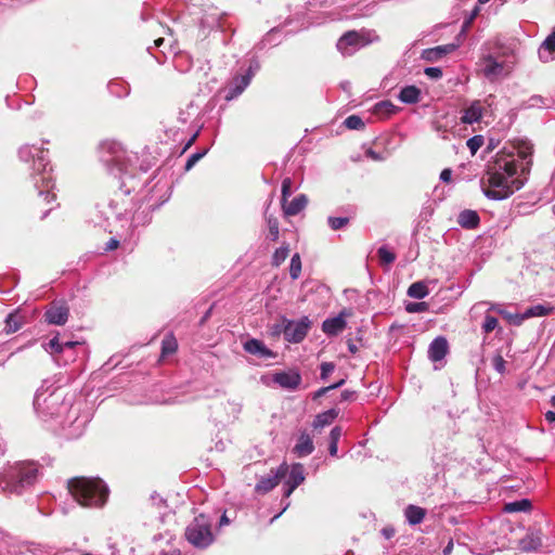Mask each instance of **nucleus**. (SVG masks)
<instances>
[{
	"instance_id": "1",
	"label": "nucleus",
	"mask_w": 555,
	"mask_h": 555,
	"mask_svg": "<svg viewBox=\"0 0 555 555\" xmlns=\"http://www.w3.org/2000/svg\"><path fill=\"white\" fill-rule=\"evenodd\" d=\"M516 150L517 156H500L493 165L488 166L480 179V186L487 198L506 199L525 185L532 165L533 146L529 141L521 140Z\"/></svg>"
},
{
	"instance_id": "2",
	"label": "nucleus",
	"mask_w": 555,
	"mask_h": 555,
	"mask_svg": "<svg viewBox=\"0 0 555 555\" xmlns=\"http://www.w3.org/2000/svg\"><path fill=\"white\" fill-rule=\"evenodd\" d=\"M51 386L44 384L36 391L34 398V409L37 415L44 422L57 418L67 414V418L62 423L64 436L68 439L80 437L88 423V417L78 415V411L73 409L69 402L65 401L64 395L57 389L50 390Z\"/></svg>"
},
{
	"instance_id": "3",
	"label": "nucleus",
	"mask_w": 555,
	"mask_h": 555,
	"mask_svg": "<svg viewBox=\"0 0 555 555\" xmlns=\"http://www.w3.org/2000/svg\"><path fill=\"white\" fill-rule=\"evenodd\" d=\"M100 159L108 172L119 179V190L129 195L140 184L135 175L130 169V163L134 157L116 141H104L100 144Z\"/></svg>"
},
{
	"instance_id": "4",
	"label": "nucleus",
	"mask_w": 555,
	"mask_h": 555,
	"mask_svg": "<svg viewBox=\"0 0 555 555\" xmlns=\"http://www.w3.org/2000/svg\"><path fill=\"white\" fill-rule=\"evenodd\" d=\"M48 151L36 145H23L18 150L20 159L23 162H33V180L35 188L38 190L39 197L47 203L55 199V194L52 193L54 183L51 176V167L47 157Z\"/></svg>"
},
{
	"instance_id": "5",
	"label": "nucleus",
	"mask_w": 555,
	"mask_h": 555,
	"mask_svg": "<svg viewBox=\"0 0 555 555\" xmlns=\"http://www.w3.org/2000/svg\"><path fill=\"white\" fill-rule=\"evenodd\" d=\"M38 465L35 462H16L0 470V492L22 494L31 487L38 478Z\"/></svg>"
},
{
	"instance_id": "6",
	"label": "nucleus",
	"mask_w": 555,
	"mask_h": 555,
	"mask_svg": "<svg viewBox=\"0 0 555 555\" xmlns=\"http://www.w3.org/2000/svg\"><path fill=\"white\" fill-rule=\"evenodd\" d=\"M68 491L80 505L87 507H101L108 496L107 486L99 478L69 479Z\"/></svg>"
},
{
	"instance_id": "7",
	"label": "nucleus",
	"mask_w": 555,
	"mask_h": 555,
	"mask_svg": "<svg viewBox=\"0 0 555 555\" xmlns=\"http://www.w3.org/2000/svg\"><path fill=\"white\" fill-rule=\"evenodd\" d=\"M515 64L516 57L512 49L490 52L479 60L481 74L491 82L508 77Z\"/></svg>"
},
{
	"instance_id": "8",
	"label": "nucleus",
	"mask_w": 555,
	"mask_h": 555,
	"mask_svg": "<svg viewBox=\"0 0 555 555\" xmlns=\"http://www.w3.org/2000/svg\"><path fill=\"white\" fill-rule=\"evenodd\" d=\"M185 538L197 548L208 547L215 540L211 531V519L201 514L185 529Z\"/></svg>"
},
{
	"instance_id": "9",
	"label": "nucleus",
	"mask_w": 555,
	"mask_h": 555,
	"mask_svg": "<svg viewBox=\"0 0 555 555\" xmlns=\"http://www.w3.org/2000/svg\"><path fill=\"white\" fill-rule=\"evenodd\" d=\"M378 40L374 30H349L337 41L336 48L343 55H352L359 49Z\"/></svg>"
},
{
	"instance_id": "10",
	"label": "nucleus",
	"mask_w": 555,
	"mask_h": 555,
	"mask_svg": "<svg viewBox=\"0 0 555 555\" xmlns=\"http://www.w3.org/2000/svg\"><path fill=\"white\" fill-rule=\"evenodd\" d=\"M310 325L311 322L308 317L298 321L286 319V340L294 344L300 343L307 336Z\"/></svg>"
},
{
	"instance_id": "11",
	"label": "nucleus",
	"mask_w": 555,
	"mask_h": 555,
	"mask_svg": "<svg viewBox=\"0 0 555 555\" xmlns=\"http://www.w3.org/2000/svg\"><path fill=\"white\" fill-rule=\"evenodd\" d=\"M288 473V467L286 464H282L278 467L276 470H271L270 474L266 477H262L255 486V491L257 493L264 494L271 491L274 487L279 485L281 479L285 478Z\"/></svg>"
},
{
	"instance_id": "12",
	"label": "nucleus",
	"mask_w": 555,
	"mask_h": 555,
	"mask_svg": "<svg viewBox=\"0 0 555 555\" xmlns=\"http://www.w3.org/2000/svg\"><path fill=\"white\" fill-rule=\"evenodd\" d=\"M69 317V308L64 302H52L44 312V320L52 325H64Z\"/></svg>"
},
{
	"instance_id": "13",
	"label": "nucleus",
	"mask_w": 555,
	"mask_h": 555,
	"mask_svg": "<svg viewBox=\"0 0 555 555\" xmlns=\"http://www.w3.org/2000/svg\"><path fill=\"white\" fill-rule=\"evenodd\" d=\"M273 382L284 389L295 390L301 383V375L297 371L276 372Z\"/></svg>"
},
{
	"instance_id": "14",
	"label": "nucleus",
	"mask_w": 555,
	"mask_h": 555,
	"mask_svg": "<svg viewBox=\"0 0 555 555\" xmlns=\"http://www.w3.org/2000/svg\"><path fill=\"white\" fill-rule=\"evenodd\" d=\"M250 81V75H237L233 77L228 86L227 94L224 96L225 100L231 101L241 95L249 86Z\"/></svg>"
},
{
	"instance_id": "15",
	"label": "nucleus",
	"mask_w": 555,
	"mask_h": 555,
	"mask_svg": "<svg viewBox=\"0 0 555 555\" xmlns=\"http://www.w3.org/2000/svg\"><path fill=\"white\" fill-rule=\"evenodd\" d=\"M243 348L246 352L257 356L261 359H269L274 357V352L269 349L261 340L256 338L247 339Z\"/></svg>"
},
{
	"instance_id": "16",
	"label": "nucleus",
	"mask_w": 555,
	"mask_h": 555,
	"mask_svg": "<svg viewBox=\"0 0 555 555\" xmlns=\"http://www.w3.org/2000/svg\"><path fill=\"white\" fill-rule=\"evenodd\" d=\"M449 345L443 336L436 337L429 345L428 358L433 362L441 361L448 353Z\"/></svg>"
},
{
	"instance_id": "17",
	"label": "nucleus",
	"mask_w": 555,
	"mask_h": 555,
	"mask_svg": "<svg viewBox=\"0 0 555 555\" xmlns=\"http://www.w3.org/2000/svg\"><path fill=\"white\" fill-rule=\"evenodd\" d=\"M305 480L304 467L301 464L293 465L285 483L284 495L289 496L293 491Z\"/></svg>"
},
{
	"instance_id": "18",
	"label": "nucleus",
	"mask_w": 555,
	"mask_h": 555,
	"mask_svg": "<svg viewBox=\"0 0 555 555\" xmlns=\"http://www.w3.org/2000/svg\"><path fill=\"white\" fill-rule=\"evenodd\" d=\"M459 48V43H448L443 46H438L431 49H426L423 51V59L429 62H437L442 56L455 51Z\"/></svg>"
},
{
	"instance_id": "19",
	"label": "nucleus",
	"mask_w": 555,
	"mask_h": 555,
	"mask_svg": "<svg viewBox=\"0 0 555 555\" xmlns=\"http://www.w3.org/2000/svg\"><path fill=\"white\" fill-rule=\"evenodd\" d=\"M314 451L313 440L307 433H301L293 448V452L297 457H305Z\"/></svg>"
},
{
	"instance_id": "20",
	"label": "nucleus",
	"mask_w": 555,
	"mask_h": 555,
	"mask_svg": "<svg viewBox=\"0 0 555 555\" xmlns=\"http://www.w3.org/2000/svg\"><path fill=\"white\" fill-rule=\"evenodd\" d=\"M538 54L539 59L544 63L555 60V30L541 43Z\"/></svg>"
},
{
	"instance_id": "21",
	"label": "nucleus",
	"mask_w": 555,
	"mask_h": 555,
	"mask_svg": "<svg viewBox=\"0 0 555 555\" xmlns=\"http://www.w3.org/2000/svg\"><path fill=\"white\" fill-rule=\"evenodd\" d=\"M346 325L347 323L344 318V313H340L337 317L324 320L322 323V331L328 336H335L343 332Z\"/></svg>"
},
{
	"instance_id": "22",
	"label": "nucleus",
	"mask_w": 555,
	"mask_h": 555,
	"mask_svg": "<svg viewBox=\"0 0 555 555\" xmlns=\"http://www.w3.org/2000/svg\"><path fill=\"white\" fill-rule=\"evenodd\" d=\"M483 108L480 101H474L468 107L463 111L461 121L463 124L473 125L478 122L482 117Z\"/></svg>"
},
{
	"instance_id": "23",
	"label": "nucleus",
	"mask_w": 555,
	"mask_h": 555,
	"mask_svg": "<svg viewBox=\"0 0 555 555\" xmlns=\"http://www.w3.org/2000/svg\"><path fill=\"white\" fill-rule=\"evenodd\" d=\"M308 198L305 194H299L289 203H282L283 211L286 216H296L306 208Z\"/></svg>"
},
{
	"instance_id": "24",
	"label": "nucleus",
	"mask_w": 555,
	"mask_h": 555,
	"mask_svg": "<svg viewBox=\"0 0 555 555\" xmlns=\"http://www.w3.org/2000/svg\"><path fill=\"white\" fill-rule=\"evenodd\" d=\"M457 223L464 229H476L480 223L479 215L475 210L465 209L460 212Z\"/></svg>"
},
{
	"instance_id": "25",
	"label": "nucleus",
	"mask_w": 555,
	"mask_h": 555,
	"mask_svg": "<svg viewBox=\"0 0 555 555\" xmlns=\"http://www.w3.org/2000/svg\"><path fill=\"white\" fill-rule=\"evenodd\" d=\"M404 516L410 525H418L421 524L425 516L426 511L420 506L410 504L404 509Z\"/></svg>"
},
{
	"instance_id": "26",
	"label": "nucleus",
	"mask_w": 555,
	"mask_h": 555,
	"mask_svg": "<svg viewBox=\"0 0 555 555\" xmlns=\"http://www.w3.org/2000/svg\"><path fill=\"white\" fill-rule=\"evenodd\" d=\"M399 100L405 104H415L420 101L421 90L415 86H406L401 89Z\"/></svg>"
},
{
	"instance_id": "27",
	"label": "nucleus",
	"mask_w": 555,
	"mask_h": 555,
	"mask_svg": "<svg viewBox=\"0 0 555 555\" xmlns=\"http://www.w3.org/2000/svg\"><path fill=\"white\" fill-rule=\"evenodd\" d=\"M338 416V411L336 409H330L325 412L319 413L312 423L314 428H323L334 422V420Z\"/></svg>"
},
{
	"instance_id": "28",
	"label": "nucleus",
	"mask_w": 555,
	"mask_h": 555,
	"mask_svg": "<svg viewBox=\"0 0 555 555\" xmlns=\"http://www.w3.org/2000/svg\"><path fill=\"white\" fill-rule=\"evenodd\" d=\"M542 545V540L538 534H527L519 542V546L525 552L538 550Z\"/></svg>"
},
{
	"instance_id": "29",
	"label": "nucleus",
	"mask_w": 555,
	"mask_h": 555,
	"mask_svg": "<svg viewBox=\"0 0 555 555\" xmlns=\"http://www.w3.org/2000/svg\"><path fill=\"white\" fill-rule=\"evenodd\" d=\"M531 502L528 499H521L518 501L506 503L504 506V511L506 513L529 512L531 509Z\"/></svg>"
},
{
	"instance_id": "30",
	"label": "nucleus",
	"mask_w": 555,
	"mask_h": 555,
	"mask_svg": "<svg viewBox=\"0 0 555 555\" xmlns=\"http://www.w3.org/2000/svg\"><path fill=\"white\" fill-rule=\"evenodd\" d=\"M553 311V307L550 305H534L525 310V318L544 317Z\"/></svg>"
},
{
	"instance_id": "31",
	"label": "nucleus",
	"mask_w": 555,
	"mask_h": 555,
	"mask_svg": "<svg viewBox=\"0 0 555 555\" xmlns=\"http://www.w3.org/2000/svg\"><path fill=\"white\" fill-rule=\"evenodd\" d=\"M408 295L415 299H423L428 295V288L423 282H415L408 288Z\"/></svg>"
},
{
	"instance_id": "32",
	"label": "nucleus",
	"mask_w": 555,
	"mask_h": 555,
	"mask_svg": "<svg viewBox=\"0 0 555 555\" xmlns=\"http://www.w3.org/2000/svg\"><path fill=\"white\" fill-rule=\"evenodd\" d=\"M22 327L21 317L17 313H10L5 319L4 331L15 333Z\"/></svg>"
},
{
	"instance_id": "33",
	"label": "nucleus",
	"mask_w": 555,
	"mask_h": 555,
	"mask_svg": "<svg viewBox=\"0 0 555 555\" xmlns=\"http://www.w3.org/2000/svg\"><path fill=\"white\" fill-rule=\"evenodd\" d=\"M177 348H178V343H177L176 338L173 337V335H168L163 339V341H162V354L163 356H168V354L176 352Z\"/></svg>"
},
{
	"instance_id": "34",
	"label": "nucleus",
	"mask_w": 555,
	"mask_h": 555,
	"mask_svg": "<svg viewBox=\"0 0 555 555\" xmlns=\"http://www.w3.org/2000/svg\"><path fill=\"white\" fill-rule=\"evenodd\" d=\"M377 255L382 264L389 266L396 260V254L386 246H380Z\"/></svg>"
},
{
	"instance_id": "35",
	"label": "nucleus",
	"mask_w": 555,
	"mask_h": 555,
	"mask_svg": "<svg viewBox=\"0 0 555 555\" xmlns=\"http://www.w3.org/2000/svg\"><path fill=\"white\" fill-rule=\"evenodd\" d=\"M43 349L53 356L63 354V347L59 336H54L49 343L43 344Z\"/></svg>"
},
{
	"instance_id": "36",
	"label": "nucleus",
	"mask_w": 555,
	"mask_h": 555,
	"mask_svg": "<svg viewBox=\"0 0 555 555\" xmlns=\"http://www.w3.org/2000/svg\"><path fill=\"white\" fill-rule=\"evenodd\" d=\"M289 247L288 245H282L279 247L272 256V264L279 267L288 257Z\"/></svg>"
},
{
	"instance_id": "37",
	"label": "nucleus",
	"mask_w": 555,
	"mask_h": 555,
	"mask_svg": "<svg viewBox=\"0 0 555 555\" xmlns=\"http://www.w3.org/2000/svg\"><path fill=\"white\" fill-rule=\"evenodd\" d=\"M301 272V260L299 254L293 255L289 264V275L293 280H297Z\"/></svg>"
},
{
	"instance_id": "38",
	"label": "nucleus",
	"mask_w": 555,
	"mask_h": 555,
	"mask_svg": "<svg viewBox=\"0 0 555 555\" xmlns=\"http://www.w3.org/2000/svg\"><path fill=\"white\" fill-rule=\"evenodd\" d=\"M350 221V217H328L327 223L333 231L345 228Z\"/></svg>"
},
{
	"instance_id": "39",
	"label": "nucleus",
	"mask_w": 555,
	"mask_h": 555,
	"mask_svg": "<svg viewBox=\"0 0 555 555\" xmlns=\"http://www.w3.org/2000/svg\"><path fill=\"white\" fill-rule=\"evenodd\" d=\"M344 125L348 129H352V130H359V129L364 128V122H363L362 118L360 116H358V115H350V116H348L345 119Z\"/></svg>"
},
{
	"instance_id": "40",
	"label": "nucleus",
	"mask_w": 555,
	"mask_h": 555,
	"mask_svg": "<svg viewBox=\"0 0 555 555\" xmlns=\"http://www.w3.org/2000/svg\"><path fill=\"white\" fill-rule=\"evenodd\" d=\"M270 334L272 336H279L281 334L284 335V338L286 339V318L282 317L280 322L273 324L270 327Z\"/></svg>"
},
{
	"instance_id": "41",
	"label": "nucleus",
	"mask_w": 555,
	"mask_h": 555,
	"mask_svg": "<svg viewBox=\"0 0 555 555\" xmlns=\"http://www.w3.org/2000/svg\"><path fill=\"white\" fill-rule=\"evenodd\" d=\"M483 144V137L478 134L474 135L467 140L466 145L469 149L470 153L474 155Z\"/></svg>"
},
{
	"instance_id": "42",
	"label": "nucleus",
	"mask_w": 555,
	"mask_h": 555,
	"mask_svg": "<svg viewBox=\"0 0 555 555\" xmlns=\"http://www.w3.org/2000/svg\"><path fill=\"white\" fill-rule=\"evenodd\" d=\"M344 384H345V379H340L339 382H337L335 384H332L326 387H322V388L318 389L315 392H313L312 399L317 400V399L323 397L324 395H326L328 391L341 387Z\"/></svg>"
},
{
	"instance_id": "43",
	"label": "nucleus",
	"mask_w": 555,
	"mask_h": 555,
	"mask_svg": "<svg viewBox=\"0 0 555 555\" xmlns=\"http://www.w3.org/2000/svg\"><path fill=\"white\" fill-rule=\"evenodd\" d=\"M267 223L269 228V236L275 242L279 238V221L276 218L268 217Z\"/></svg>"
},
{
	"instance_id": "44",
	"label": "nucleus",
	"mask_w": 555,
	"mask_h": 555,
	"mask_svg": "<svg viewBox=\"0 0 555 555\" xmlns=\"http://www.w3.org/2000/svg\"><path fill=\"white\" fill-rule=\"evenodd\" d=\"M175 67L181 73L186 72L191 67V61L185 55H178L175 59Z\"/></svg>"
},
{
	"instance_id": "45",
	"label": "nucleus",
	"mask_w": 555,
	"mask_h": 555,
	"mask_svg": "<svg viewBox=\"0 0 555 555\" xmlns=\"http://www.w3.org/2000/svg\"><path fill=\"white\" fill-rule=\"evenodd\" d=\"M498 326V319L493 315L486 314L482 323V330L486 334L491 333Z\"/></svg>"
},
{
	"instance_id": "46",
	"label": "nucleus",
	"mask_w": 555,
	"mask_h": 555,
	"mask_svg": "<svg viewBox=\"0 0 555 555\" xmlns=\"http://www.w3.org/2000/svg\"><path fill=\"white\" fill-rule=\"evenodd\" d=\"M320 370H321L320 378L322 380H326L328 378V376L335 370V364L333 362H323L320 365Z\"/></svg>"
},
{
	"instance_id": "47",
	"label": "nucleus",
	"mask_w": 555,
	"mask_h": 555,
	"mask_svg": "<svg viewBox=\"0 0 555 555\" xmlns=\"http://www.w3.org/2000/svg\"><path fill=\"white\" fill-rule=\"evenodd\" d=\"M293 181L291 178H285L282 181V203H285L292 194Z\"/></svg>"
},
{
	"instance_id": "48",
	"label": "nucleus",
	"mask_w": 555,
	"mask_h": 555,
	"mask_svg": "<svg viewBox=\"0 0 555 555\" xmlns=\"http://www.w3.org/2000/svg\"><path fill=\"white\" fill-rule=\"evenodd\" d=\"M207 153V150H203L201 152L193 153L189 156L186 164H185V170H190L201 158H203Z\"/></svg>"
},
{
	"instance_id": "49",
	"label": "nucleus",
	"mask_w": 555,
	"mask_h": 555,
	"mask_svg": "<svg viewBox=\"0 0 555 555\" xmlns=\"http://www.w3.org/2000/svg\"><path fill=\"white\" fill-rule=\"evenodd\" d=\"M505 365H506V362L505 360L503 359V357L501 354H496L493 357L492 359V366L493 369L500 373V374H504L505 373Z\"/></svg>"
},
{
	"instance_id": "50",
	"label": "nucleus",
	"mask_w": 555,
	"mask_h": 555,
	"mask_svg": "<svg viewBox=\"0 0 555 555\" xmlns=\"http://www.w3.org/2000/svg\"><path fill=\"white\" fill-rule=\"evenodd\" d=\"M428 308L426 302H409L405 310L410 313L424 312Z\"/></svg>"
},
{
	"instance_id": "51",
	"label": "nucleus",
	"mask_w": 555,
	"mask_h": 555,
	"mask_svg": "<svg viewBox=\"0 0 555 555\" xmlns=\"http://www.w3.org/2000/svg\"><path fill=\"white\" fill-rule=\"evenodd\" d=\"M393 108L395 106L388 101H383L375 105L376 113L391 114L393 112Z\"/></svg>"
},
{
	"instance_id": "52",
	"label": "nucleus",
	"mask_w": 555,
	"mask_h": 555,
	"mask_svg": "<svg viewBox=\"0 0 555 555\" xmlns=\"http://www.w3.org/2000/svg\"><path fill=\"white\" fill-rule=\"evenodd\" d=\"M365 156L375 162H383L388 157V154L387 153H378V152L374 151L373 149H367L365 151Z\"/></svg>"
},
{
	"instance_id": "53",
	"label": "nucleus",
	"mask_w": 555,
	"mask_h": 555,
	"mask_svg": "<svg viewBox=\"0 0 555 555\" xmlns=\"http://www.w3.org/2000/svg\"><path fill=\"white\" fill-rule=\"evenodd\" d=\"M527 319L528 318H525V311L522 313H512L507 315L508 323L515 326H519Z\"/></svg>"
},
{
	"instance_id": "54",
	"label": "nucleus",
	"mask_w": 555,
	"mask_h": 555,
	"mask_svg": "<svg viewBox=\"0 0 555 555\" xmlns=\"http://www.w3.org/2000/svg\"><path fill=\"white\" fill-rule=\"evenodd\" d=\"M424 73L431 79H439L442 77V69L440 67H426Z\"/></svg>"
},
{
	"instance_id": "55",
	"label": "nucleus",
	"mask_w": 555,
	"mask_h": 555,
	"mask_svg": "<svg viewBox=\"0 0 555 555\" xmlns=\"http://www.w3.org/2000/svg\"><path fill=\"white\" fill-rule=\"evenodd\" d=\"M341 433L343 430L339 426H335L334 428H332L330 433V442L338 443L341 437Z\"/></svg>"
},
{
	"instance_id": "56",
	"label": "nucleus",
	"mask_w": 555,
	"mask_h": 555,
	"mask_svg": "<svg viewBox=\"0 0 555 555\" xmlns=\"http://www.w3.org/2000/svg\"><path fill=\"white\" fill-rule=\"evenodd\" d=\"M259 63L256 60H253L244 75H250V79L254 77L256 72L259 69Z\"/></svg>"
},
{
	"instance_id": "57",
	"label": "nucleus",
	"mask_w": 555,
	"mask_h": 555,
	"mask_svg": "<svg viewBox=\"0 0 555 555\" xmlns=\"http://www.w3.org/2000/svg\"><path fill=\"white\" fill-rule=\"evenodd\" d=\"M452 179V170L450 168H446L440 173V180L444 183H449Z\"/></svg>"
},
{
	"instance_id": "58",
	"label": "nucleus",
	"mask_w": 555,
	"mask_h": 555,
	"mask_svg": "<svg viewBox=\"0 0 555 555\" xmlns=\"http://www.w3.org/2000/svg\"><path fill=\"white\" fill-rule=\"evenodd\" d=\"M433 128H434L437 132L441 133V137H442L443 139H447L446 133H447V131H448V130H447V128H446V127H443V126H442L438 120H436V121H434V122H433Z\"/></svg>"
},
{
	"instance_id": "59",
	"label": "nucleus",
	"mask_w": 555,
	"mask_h": 555,
	"mask_svg": "<svg viewBox=\"0 0 555 555\" xmlns=\"http://www.w3.org/2000/svg\"><path fill=\"white\" fill-rule=\"evenodd\" d=\"M356 398V391L352 390H344L340 393V401H349Z\"/></svg>"
},
{
	"instance_id": "60",
	"label": "nucleus",
	"mask_w": 555,
	"mask_h": 555,
	"mask_svg": "<svg viewBox=\"0 0 555 555\" xmlns=\"http://www.w3.org/2000/svg\"><path fill=\"white\" fill-rule=\"evenodd\" d=\"M79 345H81L79 341H73V340L62 343L63 353H65L67 350L74 349L75 347H77Z\"/></svg>"
},
{
	"instance_id": "61",
	"label": "nucleus",
	"mask_w": 555,
	"mask_h": 555,
	"mask_svg": "<svg viewBox=\"0 0 555 555\" xmlns=\"http://www.w3.org/2000/svg\"><path fill=\"white\" fill-rule=\"evenodd\" d=\"M118 245L119 241L113 237L106 243L105 250H114L118 247Z\"/></svg>"
},
{
	"instance_id": "62",
	"label": "nucleus",
	"mask_w": 555,
	"mask_h": 555,
	"mask_svg": "<svg viewBox=\"0 0 555 555\" xmlns=\"http://www.w3.org/2000/svg\"><path fill=\"white\" fill-rule=\"evenodd\" d=\"M328 452H330V455L336 456L337 452H338V443L330 442Z\"/></svg>"
},
{
	"instance_id": "63",
	"label": "nucleus",
	"mask_w": 555,
	"mask_h": 555,
	"mask_svg": "<svg viewBox=\"0 0 555 555\" xmlns=\"http://www.w3.org/2000/svg\"><path fill=\"white\" fill-rule=\"evenodd\" d=\"M197 135H198V130L195 133H193V135L189 139L183 151L188 150L195 142Z\"/></svg>"
},
{
	"instance_id": "64",
	"label": "nucleus",
	"mask_w": 555,
	"mask_h": 555,
	"mask_svg": "<svg viewBox=\"0 0 555 555\" xmlns=\"http://www.w3.org/2000/svg\"><path fill=\"white\" fill-rule=\"evenodd\" d=\"M382 532L387 539H390L395 534V530L392 528H384Z\"/></svg>"
}]
</instances>
